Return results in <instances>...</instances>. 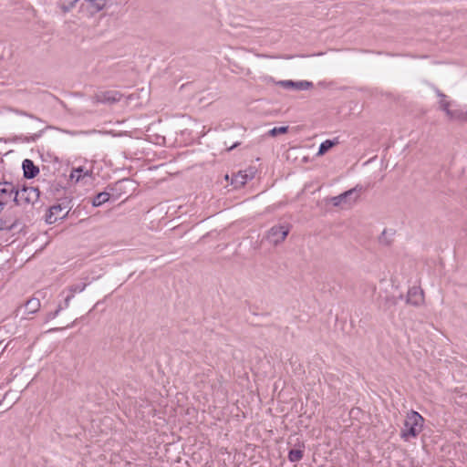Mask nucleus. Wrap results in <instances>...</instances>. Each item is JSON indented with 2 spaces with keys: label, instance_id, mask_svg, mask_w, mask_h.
<instances>
[{
  "label": "nucleus",
  "instance_id": "6",
  "mask_svg": "<svg viewBox=\"0 0 467 467\" xmlns=\"http://www.w3.org/2000/svg\"><path fill=\"white\" fill-rule=\"evenodd\" d=\"M67 213V207L61 204L51 206L46 215V222L52 224L57 220L65 218Z\"/></svg>",
  "mask_w": 467,
  "mask_h": 467
},
{
  "label": "nucleus",
  "instance_id": "3",
  "mask_svg": "<svg viewBox=\"0 0 467 467\" xmlns=\"http://www.w3.org/2000/svg\"><path fill=\"white\" fill-rule=\"evenodd\" d=\"M291 230L289 223L276 224L272 226L265 234V239L272 245L282 244L287 237Z\"/></svg>",
  "mask_w": 467,
  "mask_h": 467
},
{
  "label": "nucleus",
  "instance_id": "12",
  "mask_svg": "<svg viewBox=\"0 0 467 467\" xmlns=\"http://www.w3.org/2000/svg\"><path fill=\"white\" fill-rule=\"evenodd\" d=\"M87 3L88 10L91 15L102 11L107 5V0H84Z\"/></svg>",
  "mask_w": 467,
  "mask_h": 467
},
{
  "label": "nucleus",
  "instance_id": "22",
  "mask_svg": "<svg viewBox=\"0 0 467 467\" xmlns=\"http://www.w3.org/2000/svg\"><path fill=\"white\" fill-rule=\"evenodd\" d=\"M288 458L292 462H299L303 458V451L300 449L291 450Z\"/></svg>",
  "mask_w": 467,
  "mask_h": 467
},
{
  "label": "nucleus",
  "instance_id": "25",
  "mask_svg": "<svg viewBox=\"0 0 467 467\" xmlns=\"http://www.w3.org/2000/svg\"><path fill=\"white\" fill-rule=\"evenodd\" d=\"M239 53H240V56L242 57L243 55H244V54H245V53H247V52H246V51H244V50H240V51H239Z\"/></svg>",
  "mask_w": 467,
  "mask_h": 467
},
{
  "label": "nucleus",
  "instance_id": "13",
  "mask_svg": "<svg viewBox=\"0 0 467 467\" xmlns=\"http://www.w3.org/2000/svg\"><path fill=\"white\" fill-rule=\"evenodd\" d=\"M98 101L102 103H115L120 100L121 95L116 91H106L98 95Z\"/></svg>",
  "mask_w": 467,
  "mask_h": 467
},
{
  "label": "nucleus",
  "instance_id": "18",
  "mask_svg": "<svg viewBox=\"0 0 467 467\" xmlns=\"http://www.w3.org/2000/svg\"><path fill=\"white\" fill-rule=\"evenodd\" d=\"M91 175H92L91 171H84L83 168L79 167L77 169H73L69 177H70L71 181L78 182L81 179H84L86 177H91Z\"/></svg>",
  "mask_w": 467,
  "mask_h": 467
},
{
  "label": "nucleus",
  "instance_id": "19",
  "mask_svg": "<svg viewBox=\"0 0 467 467\" xmlns=\"http://www.w3.org/2000/svg\"><path fill=\"white\" fill-rule=\"evenodd\" d=\"M337 142L335 141H332L330 140H325L324 142L321 143L320 147H319V150H318V152H317V156H322L324 155L327 151H328L332 147H334L336 145Z\"/></svg>",
  "mask_w": 467,
  "mask_h": 467
},
{
  "label": "nucleus",
  "instance_id": "4",
  "mask_svg": "<svg viewBox=\"0 0 467 467\" xmlns=\"http://www.w3.org/2000/svg\"><path fill=\"white\" fill-rule=\"evenodd\" d=\"M39 193L34 187H24L21 190H16L14 201L17 203H33L38 199Z\"/></svg>",
  "mask_w": 467,
  "mask_h": 467
},
{
  "label": "nucleus",
  "instance_id": "26",
  "mask_svg": "<svg viewBox=\"0 0 467 467\" xmlns=\"http://www.w3.org/2000/svg\"><path fill=\"white\" fill-rule=\"evenodd\" d=\"M224 179H225L226 181H228V180H229V175H228V174H226V175L224 176Z\"/></svg>",
  "mask_w": 467,
  "mask_h": 467
},
{
  "label": "nucleus",
  "instance_id": "21",
  "mask_svg": "<svg viewBox=\"0 0 467 467\" xmlns=\"http://www.w3.org/2000/svg\"><path fill=\"white\" fill-rule=\"evenodd\" d=\"M255 56L258 57L282 58V59H291V58H294V57H306L305 55H285V56L276 55V56H268V55H265V54H255Z\"/></svg>",
  "mask_w": 467,
  "mask_h": 467
},
{
  "label": "nucleus",
  "instance_id": "24",
  "mask_svg": "<svg viewBox=\"0 0 467 467\" xmlns=\"http://www.w3.org/2000/svg\"><path fill=\"white\" fill-rule=\"evenodd\" d=\"M3 209H4L3 201H0V213L2 212Z\"/></svg>",
  "mask_w": 467,
  "mask_h": 467
},
{
  "label": "nucleus",
  "instance_id": "11",
  "mask_svg": "<svg viewBox=\"0 0 467 467\" xmlns=\"http://www.w3.org/2000/svg\"><path fill=\"white\" fill-rule=\"evenodd\" d=\"M40 307V301L37 298H31L26 303L19 307V311L22 315L34 314Z\"/></svg>",
  "mask_w": 467,
  "mask_h": 467
},
{
  "label": "nucleus",
  "instance_id": "23",
  "mask_svg": "<svg viewBox=\"0 0 467 467\" xmlns=\"http://www.w3.org/2000/svg\"><path fill=\"white\" fill-rule=\"evenodd\" d=\"M288 131L287 126L275 127L268 131L271 137H275L279 134H285Z\"/></svg>",
  "mask_w": 467,
  "mask_h": 467
},
{
  "label": "nucleus",
  "instance_id": "20",
  "mask_svg": "<svg viewBox=\"0 0 467 467\" xmlns=\"http://www.w3.org/2000/svg\"><path fill=\"white\" fill-rule=\"evenodd\" d=\"M109 199V193L106 192H99L93 200V205L94 206H99L103 203H105L106 202H108Z\"/></svg>",
  "mask_w": 467,
  "mask_h": 467
},
{
  "label": "nucleus",
  "instance_id": "1",
  "mask_svg": "<svg viewBox=\"0 0 467 467\" xmlns=\"http://www.w3.org/2000/svg\"><path fill=\"white\" fill-rule=\"evenodd\" d=\"M423 423L424 419L420 413L414 410L408 412L400 437L405 441H409L410 437H417L423 429Z\"/></svg>",
  "mask_w": 467,
  "mask_h": 467
},
{
  "label": "nucleus",
  "instance_id": "15",
  "mask_svg": "<svg viewBox=\"0 0 467 467\" xmlns=\"http://www.w3.org/2000/svg\"><path fill=\"white\" fill-rule=\"evenodd\" d=\"M79 0H57V5L61 14L66 15L70 13L78 5Z\"/></svg>",
  "mask_w": 467,
  "mask_h": 467
},
{
  "label": "nucleus",
  "instance_id": "7",
  "mask_svg": "<svg viewBox=\"0 0 467 467\" xmlns=\"http://www.w3.org/2000/svg\"><path fill=\"white\" fill-rule=\"evenodd\" d=\"M424 302L423 290L419 286L411 287L407 295V303L412 306H420Z\"/></svg>",
  "mask_w": 467,
  "mask_h": 467
},
{
  "label": "nucleus",
  "instance_id": "14",
  "mask_svg": "<svg viewBox=\"0 0 467 467\" xmlns=\"http://www.w3.org/2000/svg\"><path fill=\"white\" fill-rule=\"evenodd\" d=\"M24 175L26 178L31 179L36 176L39 172L38 167H36L31 160L26 159L23 161Z\"/></svg>",
  "mask_w": 467,
  "mask_h": 467
},
{
  "label": "nucleus",
  "instance_id": "10",
  "mask_svg": "<svg viewBox=\"0 0 467 467\" xmlns=\"http://www.w3.org/2000/svg\"><path fill=\"white\" fill-rule=\"evenodd\" d=\"M19 400V394L16 390H8L0 400V408L4 410H9Z\"/></svg>",
  "mask_w": 467,
  "mask_h": 467
},
{
  "label": "nucleus",
  "instance_id": "2",
  "mask_svg": "<svg viewBox=\"0 0 467 467\" xmlns=\"http://www.w3.org/2000/svg\"><path fill=\"white\" fill-rule=\"evenodd\" d=\"M437 95L440 98L439 108L446 114L449 120L452 121H466L467 112L462 109H451V102L446 99L445 94L441 91H437Z\"/></svg>",
  "mask_w": 467,
  "mask_h": 467
},
{
  "label": "nucleus",
  "instance_id": "8",
  "mask_svg": "<svg viewBox=\"0 0 467 467\" xmlns=\"http://www.w3.org/2000/svg\"><path fill=\"white\" fill-rule=\"evenodd\" d=\"M279 86L285 88H295L297 90H307L313 88V83L306 80L302 81H292V80H282L277 83Z\"/></svg>",
  "mask_w": 467,
  "mask_h": 467
},
{
  "label": "nucleus",
  "instance_id": "9",
  "mask_svg": "<svg viewBox=\"0 0 467 467\" xmlns=\"http://www.w3.org/2000/svg\"><path fill=\"white\" fill-rule=\"evenodd\" d=\"M16 187L11 182H0V201H3V205L16 194Z\"/></svg>",
  "mask_w": 467,
  "mask_h": 467
},
{
  "label": "nucleus",
  "instance_id": "16",
  "mask_svg": "<svg viewBox=\"0 0 467 467\" xmlns=\"http://www.w3.org/2000/svg\"><path fill=\"white\" fill-rule=\"evenodd\" d=\"M395 232L391 229H384L379 236V243L384 246H389L394 241Z\"/></svg>",
  "mask_w": 467,
  "mask_h": 467
},
{
  "label": "nucleus",
  "instance_id": "5",
  "mask_svg": "<svg viewBox=\"0 0 467 467\" xmlns=\"http://www.w3.org/2000/svg\"><path fill=\"white\" fill-rule=\"evenodd\" d=\"M354 193L355 189L348 190L337 196L327 199V202L335 207L347 208L356 202L357 197H352Z\"/></svg>",
  "mask_w": 467,
  "mask_h": 467
},
{
  "label": "nucleus",
  "instance_id": "17",
  "mask_svg": "<svg viewBox=\"0 0 467 467\" xmlns=\"http://www.w3.org/2000/svg\"><path fill=\"white\" fill-rule=\"evenodd\" d=\"M251 178H253V174L248 175L245 171H239L232 177L231 183L234 184L235 188H240Z\"/></svg>",
  "mask_w": 467,
  "mask_h": 467
}]
</instances>
